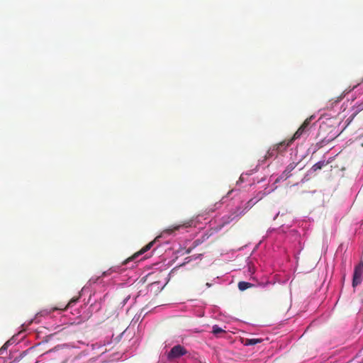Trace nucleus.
Here are the masks:
<instances>
[{"mask_svg": "<svg viewBox=\"0 0 363 363\" xmlns=\"http://www.w3.org/2000/svg\"><path fill=\"white\" fill-rule=\"evenodd\" d=\"M363 280V260L354 267L352 286L354 288L362 283Z\"/></svg>", "mask_w": 363, "mask_h": 363, "instance_id": "1", "label": "nucleus"}, {"mask_svg": "<svg viewBox=\"0 0 363 363\" xmlns=\"http://www.w3.org/2000/svg\"><path fill=\"white\" fill-rule=\"evenodd\" d=\"M187 353V350L182 345H177L174 346L169 352L168 353L167 357L169 359H173L179 358Z\"/></svg>", "mask_w": 363, "mask_h": 363, "instance_id": "2", "label": "nucleus"}, {"mask_svg": "<svg viewBox=\"0 0 363 363\" xmlns=\"http://www.w3.org/2000/svg\"><path fill=\"white\" fill-rule=\"evenodd\" d=\"M158 238H156L154 240L150 242L148 244H147L145 247H143L140 251L135 253L133 256L127 258L125 260H124L122 263L123 265H125L128 264L129 262L134 260L136 257H138L139 255L146 252L147 251L150 250L152 247L153 246L154 243L155 242L156 240Z\"/></svg>", "mask_w": 363, "mask_h": 363, "instance_id": "3", "label": "nucleus"}, {"mask_svg": "<svg viewBox=\"0 0 363 363\" xmlns=\"http://www.w3.org/2000/svg\"><path fill=\"white\" fill-rule=\"evenodd\" d=\"M297 138H294V135L288 140H284L279 143H277L274 145L276 148V151L277 153H281L284 151H285L288 147H289L294 140H296Z\"/></svg>", "mask_w": 363, "mask_h": 363, "instance_id": "4", "label": "nucleus"}, {"mask_svg": "<svg viewBox=\"0 0 363 363\" xmlns=\"http://www.w3.org/2000/svg\"><path fill=\"white\" fill-rule=\"evenodd\" d=\"M255 203V202L252 201V199L250 200L247 203L246 206L244 208H241L240 207H238L235 212H233L231 215L232 218L231 220L235 219L237 217H239L240 216H242L245 214L247 211L252 208V206Z\"/></svg>", "mask_w": 363, "mask_h": 363, "instance_id": "5", "label": "nucleus"}, {"mask_svg": "<svg viewBox=\"0 0 363 363\" xmlns=\"http://www.w3.org/2000/svg\"><path fill=\"white\" fill-rule=\"evenodd\" d=\"M255 203V202L252 201V199L250 200L247 203L246 206L244 208H241L240 207H238L235 212H233L231 215L232 218L231 220L235 219L237 217H239L240 216H242L245 214L247 211L252 208V206Z\"/></svg>", "mask_w": 363, "mask_h": 363, "instance_id": "6", "label": "nucleus"}, {"mask_svg": "<svg viewBox=\"0 0 363 363\" xmlns=\"http://www.w3.org/2000/svg\"><path fill=\"white\" fill-rule=\"evenodd\" d=\"M313 118H314L313 116H311L307 118L304 121L303 124L298 128V129L294 134V138L298 139L308 130V128Z\"/></svg>", "mask_w": 363, "mask_h": 363, "instance_id": "7", "label": "nucleus"}, {"mask_svg": "<svg viewBox=\"0 0 363 363\" xmlns=\"http://www.w3.org/2000/svg\"><path fill=\"white\" fill-rule=\"evenodd\" d=\"M190 226V222H186L183 224L172 225L167 229H165L163 233L166 234H172L177 230H179L181 228H188Z\"/></svg>", "mask_w": 363, "mask_h": 363, "instance_id": "8", "label": "nucleus"}, {"mask_svg": "<svg viewBox=\"0 0 363 363\" xmlns=\"http://www.w3.org/2000/svg\"><path fill=\"white\" fill-rule=\"evenodd\" d=\"M296 164L295 162L290 163L280 176L281 179L286 180L291 176V172L295 169Z\"/></svg>", "mask_w": 363, "mask_h": 363, "instance_id": "9", "label": "nucleus"}, {"mask_svg": "<svg viewBox=\"0 0 363 363\" xmlns=\"http://www.w3.org/2000/svg\"><path fill=\"white\" fill-rule=\"evenodd\" d=\"M277 154L278 153L276 151V148H275L274 145H273L267 152L266 155H264V160H268V159H269V158L277 155Z\"/></svg>", "mask_w": 363, "mask_h": 363, "instance_id": "10", "label": "nucleus"}, {"mask_svg": "<svg viewBox=\"0 0 363 363\" xmlns=\"http://www.w3.org/2000/svg\"><path fill=\"white\" fill-rule=\"evenodd\" d=\"M254 286V284L250 283V282H246V281H240L238 283V289L240 291H245L249 288H251Z\"/></svg>", "mask_w": 363, "mask_h": 363, "instance_id": "11", "label": "nucleus"}, {"mask_svg": "<svg viewBox=\"0 0 363 363\" xmlns=\"http://www.w3.org/2000/svg\"><path fill=\"white\" fill-rule=\"evenodd\" d=\"M363 110V104H359L356 107L354 113L351 115V116L347 120V124L351 123V121L354 119V118L357 115V113Z\"/></svg>", "mask_w": 363, "mask_h": 363, "instance_id": "12", "label": "nucleus"}, {"mask_svg": "<svg viewBox=\"0 0 363 363\" xmlns=\"http://www.w3.org/2000/svg\"><path fill=\"white\" fill-rule=\"evenodd\" d=\"M262 342V339L259 338H252V339H246L245 341V345H255L257 343H260Z\"/></svg>", "mask_w": 363, "mask_h": 363, "instance_id": "13", "label": "nucleus"}, {"mask_svg": "<svg viewBox=\"0 0 363 363\" xmlns=\"http://www.w3.org/2000/svg\"><path fill=\"white\" fill-rule=\"evenodd\" d=\"M328 162L325 161H320L315 163L311 168L313 172H316L317 170L321 169L324 166H325Z\"/></svg>", "mask_w": 363, "mask_h": 363, "instance_id": "14", "label": "nucleus"}, {"mask_svg": "<svg viewBox=\"0 0 363 363\" xmlns=\"http://www.w3.org/2000/svg\"><path fill=\"white\" fill-rule=\"evenodd\" d=\"M117 269H118V267H112L109 268L107 271L104 272L100 277H105L109 276L112 273L116 272Z\"/></svg>", "mask_w": 363, "mask_h": 363, "instance_id": "15", "label": "nucleus"}, {"mask_svg": "<svg viewBox=\"0 0 363 363\" xmlns=\"http://www.w3.org/2000/svg\"><path fill=\"white\" fill-rule=\"evenodd\" d=\"M117 269H118V267H112L109 268L107 271L104 272L100 277H105L109 276L112 273L116 272Z\"/></svg>", "mask_w": 363, "mask_h": 363, "instance_id": "16", "label": "nucleus"}, {"mask_svg": "<svg viewBox=\"0 0 363 363\" xmlns=\"http://www.w3.org/2000/svg\"><path fill=\"white\" fill-rule=\"evenodd\" d=\"M78 301V298H72L69 303L64 307V308H53V311L55 310H65L67 309V308H68L69 306H72L74 303H77V301Z\"/></svg>", "mask_w": 363, "mask_h": 363, "instance_id": "17", "label": "nucleus"}, {"mask_svg": "<svg viewBox=\"0 0 363 363\" xmlns=\"http://www.w3.org/2000/svg\"><path fill=\"white\" fill-rule=\"evenodd\" d=\"M213 333L215 335H218L220 333H225V330H223L221 328L218 327L217 325H213Z\"/></svg>", "mask_w": 363, "mask_h": 363, "instance_id": "18", "label": "nucleus"}, {"mask_svg": "<svg viewBox=\"0 0 363 363\" xmlns=\"http://www.w3.org/2000/svg\"><path fill=\"white\" fill-rule=\"evenodd\" d=\"M9 345V341H7L1 348H0V354H2L4 350H7L8 346Z\"/></svg>", "mask_w": 363, "mask_h": 363, "instance_id": "19", "label": "nucleus"}, {"mask_svg": "<svg viewBox=\"0 0 363 363\" xmlns=\"http://www.w3.org/2000/svg\"><path fill=\"white\" fill-rule=\"evenodd\" d=\"M99 278V277H98L96 280L90 279V281H93V282H94V283H96V280H97Z\"/></svg>", "mask_w": 363, "mask_h": 363, "instance_id": "20", "label": "nucleus"}]
</instances>
